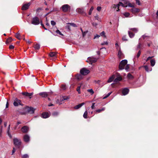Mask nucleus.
<instances>
[{
    "mask_svg": "<svg viewBox=\"0 0 158 158\" xmlns=\"http://www.w3.org/2000/svg\"><path fill=\"white\" fill-rule=\"evenodd\" d=\"M127 61L126 60H122L120 63L119 64V69L120 70H122L124 69L125 66L127 64Z\"/></svg>",
    "mask_w": 158,
    "mask_h": 158,
    "instance_id": "obj_1",
    "label": "nucleus"
},
{
    "mask_svg": "<svg viewBox=\"0 0 158 158\" xmlns=\"http://www.w3.org/2000/svg\"><path fill=\"white\" fill-rule=\"evenodd\" d=\"M122 6L123 7L124 6L123 4L121 2H119V3L117 5L113 4L112 6V7L115 10L117 8V9L116 10L117 11H119V6Z\"/></svg>",
    "mask_w": 158,
    "mask_h": 158,
    "instance_id": "obj_2",
    "label": "nucleus"
},
{
    "mask_svg": "<svg viewBox=\"0 0 158 158\" xmlns=\"http://www.w3.org/2000/svg\"><path fill=\"white\" fill-rule=\"evenodd\" d=\"M90 71L88 70L85 68H83L80 71V73L82 75H85L89 73Z\"/></svg>",
    "mask_w": 158,
    "mask_h": 158,
    "instance_id": "obj_3",
    "label": "nucleus"
},
{
    "mask_svg": "<svg viewBox=\"0 0 158 158\" xmlns=\"http://www.w3.org/2000/svg\"><path fill=\"white\" fill-rule=\"evenodd\" d=\"M97 59L93 57H89L87 60V62H89V64H92L93 63L97 61Z\"/></svg>",
    "mask_w": 158,
    "mask_h": 158,
    "instance_id": "obj_4",
    "label": "nucleus"
},
{
    "mask_svg": "<svg viewBox=\"0 0 158 158\" xmlns=\"http://www.w3.org/2000/svg\"><path fill=\"white\" fill-rule=\"evenodd\" d=\"M40 22L39 18L37 17L33 18L32 20L31 23L35 25L39 24Z\"/></svg>",
    "mask_w": 158,
    "mask_h": 158,
    "instance_id": "obj_5",
    "label": "nucleus"
},
{
    "mask_svg": "<svg viewBox=\"0 0 158 158\" xmlns=\"http://www.w3.org/2000/svg\"><path fill=\"white\" fill-rule=\"evenodd\" d=\"M62 9L63 11L67 12L70 10V7L69 5L65 4L62 6Z\"/></svg>",
    "mask_w": 158,
    "mask_h": 158,
    "instance_id": "obj_6",
    "label": "nucleus"
},
{
    "mask_svg": "<svg viewBox=\"0 0 158 158\" xmlns=\"http://www.w3.org/2000/svg\"><path fill=\"white\" fill-rule=\"evenodd\" d=\"M13 141L14 144L15 146H18L20 145L21 141L20 139L15 138L14 139Z\"/></svg>",
    "mask_w": 158,
    "mask_h": 158,
    "instance_id": "obj_7",
    "label": "nucleus"
},
{
    "mask_svg": "<svg viewBox=\"0 0 158 158\" xmlns=\"http://www.w3.org/2000/svg\"><path fill=\"white\" fill-rule=\"evenodd\" d=\"M13 104L15 106H18L19 105H21V101L17 98H16L14 100Z\"/></svg>",
    "mask_w": 158,
    "mask_h": 158,
    "instance_id": "obj_8",
    "label": "nucleus"
},
{
    "mask_svg": "<svg viewBox=\"0 0 158 158\" xmlns=\"http://www.w3.org/2000/svg\"><path fill=\"white\" fill-rule=\"evenodd\" d=\"M50 114L49 113L44 112L42 114L41 117L43 118H46L49 117L50 116Z\"/></svg>",
    "mask_w": 158,
    "mask_h": 158,
    "instance_id": "obj_9",
    "label": "nucleus"
},
{
    "mask_svg": "<svg viewBox=\"0 0 158 158\" xmlns=\"http://www.w3.org/2000/svg\"><path fill=\"white\" fill-rule=\"evenodd\" d=\"M130 10L133 14H135V13L139 12L140 10L139 9L134 7L130 9Z\"/></svg>",
    "mask_w": 158,
    "mask_h": 158,
    "instance_id": "obj_10",
    "label": "nucleus"
},
{
    "mask_svg": "<svg viewBox=\"0 0 158 158\" xmlns=\"http://www.w3.org/2000/svg\"><path fill=\"white\" fill-rule=\"evenodd\" d=\"M27 111L31 114H32L34 113L35 110V109L33 107H28L27 108Z\"/></svg>",
    "mask_w": 158,
    "mask_h": 158,
    "instance_id": "obj_11",
    "label": "nucleus"
},
{
    "mask_svg": "<svg viewBox=\"0 0 158 158\" xmlns=\"http://www.w3.org/2000/svg\"><path fill=\"white\" fill-rule=\"evenodd\" d=\"M30 5L31 3L30 2L24 4L22 7V9L23 10H27L28 8Z\"/></svg>",
    "mask_w": 158,
    "mask_h": 158,
    "instance_id": "obj_12",
    "label": "nucleus"
},
{
    "mask_svg": "<svg viewBox=\"0 0 158 158\" xmlns=\"http://www.w3.org/2000/svg\"><path fill=\"white\" fill-rule=\"evenodd\" d=\"M129 89L127 88H124L122 91V93L123 95H125L127 94L129 92Z\"/></svg>",
    "mask_w": 158,
    "mask_h": 158,
    "instance_id": "obj_13",
    "label": "nucleus"
},
{
    "mask_svg": "<svg viewBox=\"0 0 158 158\" xmlns=\"http://www.w3.org/2000/svg\"><path fill=\"white\" fill-rule=\"evenodd\" d=\"M29 128L26 126H23L21 129L22 131L24 133H27L28 131Z\"/></svg>",
    "mask_w": 158,
    "mask_h": 158,
    "instance_id": "obj_14",
    "label": "nucleus"
},
{
    "mask_svg": "<svg viewBox=\"0 0 158 158\" xmlns=\"http://www.w3.org/2000/svg\"><path fill=\"white\" fill-rule=\"evenodd\" d=\"M24 140L26 142L29 141L30 140V137L28 135H25L23 137Z\"/></svg>",
    "mask_w": 158,
    "mask_h": 158,
    "instance_id": "obj_15",
    "label": "nucleus"
},
{
    "mask_svg": "<svg viewBox=\"0 0 158 158\" xmlns=\"http://www.w3.org/2000/svg\"><path fill=\"white\" fill-rule=\"evenodd\" d=\"M39 95L42 96L43 97H46L48 95V93L46 92H41L39 94Z\"/></svg>",
    "mask_w": 158,
    "mask_h": 158,
    "instance_id": "obj_16",
    "label": "nucleus"
},
{
    "mask_svg": "<svg viewBox=\"0 0 158 158\" xmlns=\"http://www.w3.org/2000/svg\"><path fill=\"white\" fill-rule=\"evenodd\" d=\"M22 94L23 95L29 97L31 98V96L33 94V93H29L27 92H23L22 93Z\"/></svg>",
    "mask_w": 158,
    "mask_h": 158,
    "instance_id": "obj_17",
    "label": "nucleus"
},
{
    "mask_svg": "<svg viewBox=\"0 0 158 158\" xmlns=\"http://www.w3.org/2000/svg\"><path fill=\"white\" fill-rule=\"evenodd\" d=\"M84 102H83L81 103L80 104L74 107V108L76 109H77L80 108L82 106L85 104Z\"/></svg>",
    "mask_w": 158,
    "mask_h": 158,
    "instance_id": "obj_18",
    "label": "nucleus"
},
{
    "mask_svg": "<svg viewBox=\"0 0 158 158\" xmlns=\"http://www.w3.org/2000/svg\"><path fill=\"white\" fill-rule=\"evenodd\" d=\"M115 77V76L114 75H112L108 79L107 81L108 82H111L114 79Z\"/></svg>",
    "mask_w": 158,
    "mask_h": 158,
    "instance_id": "obj_19",
    "label": "nucleus"
},
{
    "mask_svg": "<svg viewBox=\"0 0 158 158\" xmlns=\"http://www.w3.org/2000/svg\"><path fill=\"white\" fill-rule=\"evenodd\" d=\"M105 110V107H102L101 109H99L98 110H97L95 111V112L96 113H100L102 111H103Z\"/></svg>",
    "mask_w": 158,
    "mask_h": 158,
    "instance_id": "obj_20",
    "label": "nucleus"
},
{
    "mask_svg": "<svg viewBox=\"0 0 158 158\" xmlns=\"http://www.w3.org/2000/svg\"><path fill=\"white\" fill-rule=\"evenodd\" d=\"M144 67L145 70L147 72L151 71L152 70V68L151 67L149 68L148 66H147V65H145Z\"/></svg>",
    "mask_w": 158,
    "mask_h": 158,
    "instance_id": "obj_21",
    "label": "nucleus"
},
{
    "mask_svg": "<svg viewBox=\"0 0 158 158\" xmlns=\"http://www.w3.org/2000/svg\"><path fill=\"white\" fill-rule=\"evenodd\" d=\"M122 80V78L120 76H119L116 78L114 81L115 82H117L119 81H121Z\"/></svg>",
    "mask_w": 158,
    "mask_h": 158,
    "instance_id": "obj_22",
    "label": "nucleus"
},
{
    "mask_svg": "<svg viewBox=\"0 0 158 158\" xmlns=\"http://www.w3.org/2000/svg\"><path fill=\"white\" fill-rule=\"evenodd\" d=\"M10 125H9L8 126V128L7 130V133L8 135V136L11 138H12V136L11 135V134L10 133Z\"/></svg>",
    "mask_w": 158,
    "mask_h": 158,
    "instance_id": "obj_23",
    "label": "nucleus"
},
{
    "mask_svg": "<svg viewBox=\"0 0 158 158\" xmlns=\"http://www.w3.org/2000/svg\"><path fill=\"white\" fill-rule=\"evenodd\" d=\"M141 54V51H139L137 53V55L136 56H135L134 59H133V60L134 61H135V59L136 58H138L139 56H140Z\"/></svg>",
    "mask_w": 158,
    "mask_h": 158,
    "instance_id": "obj_24",
    "label": "nucleus"
},
{
    "mask_svg": "<svg viewBox=\"0 0 158 158\" xmlns=\"http://www.w3.org/2000/svg\"><path fill=\"white\" fill-rule=\"evenodd\" d=\"M83 84L82 83H79V85H80V86H78L77 89V91L78 92V94H80L81 93V91H80V88L81 86Z\"/></svg>",
    "mask_w": 158,
    "mask_h": 158,
    "instance_id": "obj_25",
    "label": "nucleus"
},
{
    "mask_svg": "<svg viewBox=\"0 0 158 158\" xmlns=\"http://www.w3.org/2000/svg\"><path fill=\"white\" fill-rule=\"evenodd\" d=\"M76 78L78 80L81 79L82 78V76L80 74H77L76 76Z\"/></svg>",
    "mask_w": 158,
    "mask_h": 158,
    "instance_id": "obj_26",
    "label": "nucleus"
},
{
    "mask_svg": "<svg viewBox=\"0 0 158 158\" xmlns=\"http://www.w3.org/2000/svg\"><path fill=\"white\" fill-rule=\"evenodd\" d=\"M151 65V66H153L155 64V60L154 59H151L150 60Z\"/></svg>",
    "mask_w": 158,
    "mask_h": 158,
    "instance_id": "obj_27",
    "label": "nucleus"
},
{
    "mask_svg": "<svg viewBox=\"0 0 158 158\" xmlns=\"http://www.w3.org/2000/svg\"><path fill=\"white\" fill-rule=\"evenodd\" d=\"M76 11L77 12L81 14L83 12V10L80 8H77L76 10Z\"/></svg>",
    "mask_w": 158,
    "mask_h": 158,
    "instance_id": "obj_28",
    "label": "nucleus"
},
{
    "mask_svg": "<svg viewBox=\"0 0 158 158\" xmlns=\"http://www.w3.org/2000/svg\"><path fill=\"white\" fill-rule=\"evenodd\" d=\"M128 33L129 37L131 38L133 37L134 36V34L132 32H131L130 31H128Z\"/></svg>",
    "mask_w": 158,
    "mask_h": 158,
    "instance_id": "obj_29",
    "label": "nucleus"
},
{
    "mask_svg": "<svg viewBox=\"0 0 158 158\" xmlns=\"http://www.w3.org/2000/svg\"><path fill=\"white\" fill-rule=\"evenodd\" d=\"M15 37L19 40L21 39L20 35L19 33H17L15 35Z\"/></svg>",
    "mask_w": 158,
    "mask_h": 158,
    "instance_id": "obj_30",
    "label": "nucleus"
},
{
    "mask_svg": "<svg viewBox=\"0 0 158 158\" xmlns=\"http://www.w3.org/2000/svg\"><path fill=\"white\" fill-rule=\"evenodd\" d=\"M69 98L68 97L62 96V97L60 99V101L62 102L64 100H67Z\"/></svg>",
    "mask_w": 158,
    "mask_h": 158,
    "instance_id": "obj_31",
    "label": "nucleus"
},
{
    "mask_svg": "<svg viewBox=\"0 0 158 158\" xmlns=\"http://www.w3.org/2000/svg\"><path fill=\"white\" fill-rule=\"evenodd\" d=\"M87 114H88L87 111V110H86L85 112L83 114V117L84 118H88Z\"/></svg>",
    "mask_w": 158,
    "mask_h": 158,
    "instance_id": "obj_32",
    "label": "nucleus"
},
{
    "mask_svg": "<svg viewBox=\"0 0 158 158\" xmlns=\"http://www.w3.org/2000/svg\"><path fill=\"white\" fill-rule=\"evenodd\" d=\"M56 54V53L55 52H51L49 54V55L51 57L54 56Z\"/></svg>",
    "mask_w": 158,
    "mask_h": 158,
    "instance_id": "obj_33",
    "label": "nucleus"
},
{
    "mask_svg": "<svg viewBox=\"0 0 158 158\" xmlns=\"http://www.w3.org/2000/svg\"><path fill=\"white\" fill-rule=\"evenodd\" d=\"M12 40V38L11 37L9 38V39H7L6 42V44H9Z\"/></svg>",
    "mask_w": 158,
    "mask_h": 158,
    "instance_id": "obj_34",
    "label": "nucleus"
},
{
    "mask_svg": "<svg viewBox=\"0 0 158 158\" xmlns=\"http://www.w3.org/2000/svg\"><path fill=\"white\" fill-rule=\"evenodd\" d=\"M34 48L35 49L38 50L40 48V45L39 44H36L35 45Z\"/></svg>",
    "mask_w": 158,
    "mask_h": 158,
    "instance_id": "obj_35",
    "label": "nucleus"
},
{
    "mask_svg": "<svg viewBox=\"0 0 158 158\" xmlns=\"http://www.w3.org/2000/svg\"><path fill=\"white\" fill-rule=\"evenodd\" d=\"M123 55V54L120 49L118 50V55L119 57H121Z\"/></svg>",
    "mask_w": 158,
    "mask_h": 158,
    "instance_id": "obj_36",
    "label": "nucleus"
},
{
    "mask_svg": "<svg viewBox=\"0 0 158 158\" xmlns=\"http://www.w3.org/2000/svg\"><path fill=\"white\" fill-rule=\"evenodd\" d=\"M123 14L126 17H129L130 15V14L128 12L124 13Z\"/></svg>",
    "mask_w": 158,
    "mask_h": 158,
    "instance_id": "obj_37",
    "label": "nucleus"
},
{
    "mask_svg": "<svg viewBox=\"0 0 158 158\" xmlns=\"http://www.w3.org/2000/svg\"><path fill=\"white\" fill-rule=\"evenodd\" d=\"M87 91L91 93V95H92L94 94V91L92 89H89L87 90Z\"/></svg>",
    "mask_w": 158,
    "mask_h": 158,
    "instance_id": "obj_38",
    "label": "nucleus"
},
{
    "mask_svg": "<svg viewBox=\"0 0 158 158\" xmlns=\"http://www.w3.org/2000/svg\"><path fill=\"white\" fill-rule=\"evenodd\" d=\"M130 29V30H131L133 31H134L135 32H136L138 31V29L137 28H131V29Z\"/></svg>",
    "mask_w": 158,
    "mask_h": 158,
    "instance_id": "obj_39",
    "label": "nucleus"
},
{
    "mask_svg": "<svg viewBox=\"0 0 158 158\" xmlns=\"http://www.w3.org/2000/svg\"><path fill=\"white\" fill-rule=\"evenodd\" d=\"M56 32L60 35H63L61 32L58 29L56 31Z\"/></svg>",
    "mask_w": 158,
    "mask_h": 158,
    "instance_id": "obj_40",
    "label": "nucleus"
},
{
    "mask_svg": "<svg viewBox=\"0 0 158 158\" xmlns=\"http://www.w3.org/2000/svg\"><path fill=\"white\" fill-rule=\"evenodd\" d=\"M67 24H69L70 26L73 27H77V25L74 23H68Z\"/></svg>",
    "mask_w": 158,
    "mask_h": 158,
    "instance_id": "obj_41",
    "label": "nucleus"
},
{
    "mask_svg": "<svg viewBox=\"0 0 158 158\" xmlns=\"http://www.w3.org/2000/svg\"><path fill=\"white\" fill-rule=\"evenodd\" d=\"M94 8L93 6H92L91 7V8L89 10V15H91V14L92 11L93 10H94Z\"/></svg>",
    "mask_w": 158,
    "mask_h": 158,
    "instance_id": "obj_42",
    "label": "nucleus"
},
{
    "mask_svg": "<svg viewBox=\"0 0 158 158\" xmlns=\"http://www.w3.org/2000/svg\"><path fill=\"white\" fill-rule=\"evenodd\" d=\"M127 77L130 79H132L133 78V76L130 73L128 74Z\"/></svg>",
    "mask_w": 158,
    "mask_h": 158,
    "instance_id": "obj_43",
    "label": "nucleus"
},
{
    "mask_svg": "<svg viewBox=\"0 0 158 158\" xmlns=\"http://www.w3.org/2000/svg\"><path fill=\"white\" fill-rule=\"evenodd\" d=\"M29 156L27 154H25L22 156V158H29Z\"/></svg>",
    "mask_w": 158,
    "mask_h": 158,
    "instance_id": "obj_44",
    "label": "nucleus"
},
{
    "mask_svg": "<svg viewBox=\"0 0 158 158\" xmlns=\"http://www.w3.org/2000/svg\"><path fill=\"white\" fill-rule=\"evenodd\" d=\"M112 92H110L108 93L107 94L106 96H105L104 97H103V98L104 99H105L106 98L108 97L111 94Z\"/></svg>",
    "mask_w": 158,
    "mask_h": 158,
    "instance_id": "obj_45",
    "label": "nucleus"
},
{
    "mask_svg": "<svg viewBox=\"0 0 158 158\" xmlns=\"http://www.w3.org/2000/svg\"><path fill=\"white\" fill-rule=\"evenodd\" d=\"M52 114L54 116H57L59 114V113L57 112H54L52 113Z\"/></svg>",
    "mask_w": 158,
    "mask_h": 158,
    "instance_id": "obj_46",
    "label": "nucleus"
},
{
    "mask_svg": "<svg viewBox=\"0 0 158 158\" xmlns=\"http://www.w3.org/2000/svg\"><path fill=\"white\" fill-rule=\"evenodd\" d=\"M95 103L94 102H93L92 103V105L91 106V107L92 109H95Z\"/></svg>",
    "mask_w": 158,
    "mask_h": 158,
    "instance_id": "obj_47",
    "label": "nucleus"
},
{
    "mask_svg": "<svg viewBox=\"0 0 158 158\" xmlns=\"http://www.w3.org/2000/svg\"><path fill=\"white\" fill-rule=\"evenodd\" d=\"M128 6L129 7H131L132 8L135 7V6L134 4H132L131 3H129L128 5Z\"/></svg>",
    "mask_w": 158,
    "mask_h": 158,
    "instance_id": "obj_48",
    "label": "nucleus"
},
{
    "mask_svg": "<svg viewBox=\"0 0 158 158\" xmlns=\"http://www.w3.org/2000/svg\"><path fill=\"white\" fill-rule=\"evenodd\" d=\"M126 66L125 68V69L127 71H128V69L129 68V64H126Z\"/></svg>",
    "mask_w": 158,
    "mask_h": 158,
    "instance_id": "obj_49",
    "label": "nucleus"
},
{
    "mask_svg": "<svg viewBox=\"0 0 158 158\" xmlns=\"http://www.w3.org/2000/svg\"><path fill=\"white\" fill-rule=\"evenodd\" d=\"M95 18L96 19L99 21L100 19L98 14H96L95 16Z\"/></svg>",
    "mask_w": 158,
    "mask_h": 158,
    "instance_id": "obj_50",
    "label": "nucleus"
},
{
    "mask_svg": "<svg viewBox=\"0 0 158 158\" xmlns=\"http://www.w3.org/2000/svg\"><path fill=\"white\" fill-rule=\"evenodd\" d=\"M108 44V42L107 41L104 42L101 44L102 45H107Z\"/></svg>",
    "mask_w": 158,
    "mask_h": 158,
    "instance_id": "obj_51",
    "label": "nucleus"
},
{
    "mask_svg": "<svg viewBox=\"0 0 158 158\" xmlns=\"http://www.w3.org/2000/svg\"><path fill=\"white\" fill-rule=\"evenodd\" d=\"M51 25H52V26H54L56 24V23L55 21L52 20V21H51Z\"/></svg>",
    "mask_w": 158,
    "mask_h": 158,
    "instance_id": "obj_52",
    "label": "nucleus"
},
{
    "mask_svg": "<svg viewBox=\"0 0 158 158\" xmlns=\"http://www.w3.org/2000/svg\"><path fill=\"white\" fill-rule=\"evenodd\" d=\"M65 28L67 30H70V25H69V24H68V25L65 27Z\"/></svg>",
    "mask_w": 158,
    "mask_h": 158,
    "instance_id": "obj_53",
    "label": "nucleus"
},
{
    "mask_svg": "<svg viewBox=\"0 0 158 158\" xmlns=\"http://www.w3.org/2000/svg\"><path fill=\"white\" fill-rule=\"evenodd\" d=\"M122 40L124 41H127V39L126 38V36H124L122 38Z\"/></svg>",
    "mask_w": 158,
    "mask_h": 158,
    "instance_id": "obj_54",
    "label": "nucleus"
},
{
    "mask_svg": "<svg viewBox=\"0 0 158 158\" xmlns=\"http://www.w3.org/2000/svg\"><path fill=\"white\" fill-rule=\"evenodd\" d=\"M105 33L104 31L100 33V35L102 36L103 35L104 36H105Z\"/></svg>",
    "mask_w": 158,
    "mask_h": 158,
    "instance_id": "obj_55",
    "label": "nucleus"
},
{
    "mask_svg": "<svg viewBox=\"0 0 158 158\" xmlns=\"http://www.w3.org/2000/svg\"><path fill=\"white\" fill-rule=\"evenodd\" d=\"M136 3L138 5H140V2L139 0H135Z\"/></svg>",
    "mask_w": 158,
    "mask_h": 158,
    "instance_id": "obj_56",
    "label": "nucleus"
},
{
    "mask_svg": "<svg viewBox=\"0 0 158 158\" xmlns=\"http://www.w3.org/2000/svg\"><path fill=\"white\" fill-rule=\"evenodd\" d=\"M87 31H84V32H82V35H83V37H84L86 34V33H87Z\"/></svg>",
    "mask_w": 158,
    "mask_h": 158,
    "instance_id": "obj_57",
    "label": "nucleus"
},
{
    "mask_svg": "<svg viewBox=\"0 0 158 158\" xmlns=\"http://www.w3.org/2000/svg\"><path fill=\"white\" fill-rule=\"evenodd\" d=\"M101 9V7H100V6H98L97 7V10L98 11H100Z\"/></svg>",
    "mask_w": 158,
    "mask_h": 158,
    "instance_id": "obj_58",
    "label": "nucleus"
},
{
    "mask_svg": "<svg viewBox=\"0 0 158 158\" xmlns=\"http://www.w3.org/2000/svg\"><path fill=\"white\" fill-rule=\"evenodd\" d=\"M100 36V35H97L94 36V39H95L96 38H98Z\"/></svg>",
    "mask_w": 158,
    "mask_h": 158,
    "instance_id": "obj_59",
    "label": "nucleus"
},
{
    "mask_svg": "<svg viewBox=\"0 0 158 158\" xmlns=\"http://www.w3.org/2000/svg\"><path fill=\"white\" fill-rule=\"evenodd\" d=\"M14 48V46L13 45H10L9 46V48L10 49H12Z\"/></svg>",
    "mask_w": 158,
    "mask_h": 158,
    "instance_id": "obj_60",
    "label": "nucleus"
},
{
    "mask_svg": "<svg viewBox=\"0 0 158 158\" xmlns=\"http://www.w3.org/2000/svg\"><path fill=\"white\" fill-rule=\"evenodd\" d=\"M153 57V56H152V57H148L147 58V59H146V61H148L149 60V59H150V58H152Z\"/></svg>",
    "mask_w": 158,
    "mask_h": 158,
    "instance_id": "obj_61",
    "label": "nucleus"
},
{
    "mask_svg": "<svg viewBox=\"0 0 158 158\" xmlns=\"http://www.w3.org/2000/svg\"><path fill=\"white\" fill-rule=\"evenodd\" d=\"M15 149L14 148H13V150L12 151V155L13 154V153L15 152Z\"/></svg>",
    "mask_w": 158,
    "mask_h": 158,
    "instance_id": "obj_62",
    "label": "nucleus"
},
{
    "mask_svg": "<svg viewBox=\"0 0 158 158\" xmlns=\"http://www.w3.org/2000/svg\"><path fill=\"white\" fill-rule=\"evenodd\" d=\"M63 89H65V86L64 85H62L61 86Z\"/></svg>",
    "mask_w": 158,
    "mask_h": 158,
    "instance_id": "obj_63",
    "label": "nucleus"
},
{
    "mask_svg": "<svg viewBox=\"0 0 158 158\" xmlns=\"http://www.w3.org/2000/svg\"><path fill=\"white\" fill-rule=\"evenodd\" d=\"M92 25L93 26L96 27L97 25V24L96 23H92Z\"/></svg>",
    "mask_w": 158,
    "mask_h": 158,
    "instance_id": "obj_64",
    "label": "nucleus"
}]
</instances>
